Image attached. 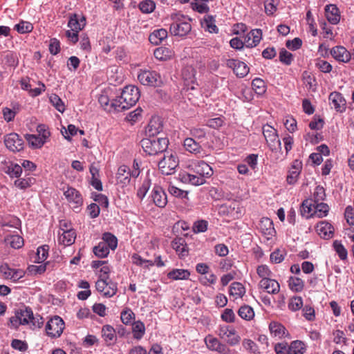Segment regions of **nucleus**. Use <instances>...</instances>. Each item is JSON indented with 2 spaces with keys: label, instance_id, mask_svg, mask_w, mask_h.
I'll use <instances>...</instances> for the list:
<instances>
[{
  "label": "nucleus",
  "instance_id": "obj_18",
  "mask_svg": "<svg viewBox=\"0 0 354 354\" xmlns=\"http://www.w3.org/2000/svg\"><path fill=\"white\" fill-rule=\"evenodd\" d=\"M330 55L339 62L348 63L351 58V53L342 46H337L331 48Z\"/></svg>",
  "mask_w": 354,
  "mask_h": 354
},
{
  "label": "nucleus",
  "instance_id": "obj_34",
  "mask_svg": "<svg viewBox=\"0 0 354 354\" xmlns=\"http://www.w3.org/2000/svg\"><path fill=\"white\" fill-rule=\"evenodd\" d=\"M154 57L161 61H165L172 57L173 51L167 47H158L153 52Z\"/></svg>",
  "mask_w": 354,
  "mask_h": 354
},
{
  "label": "nucleus",
  "instance_id": "obj_4",
  "mask_svg": "<svg viewBox=\"0 0 354 354\" xmlns=\"http://www.w3.org/2000/svg\"><path fill=\"white\" fill-rule=\"evenodd\" d=\"M302 211L310 214L318 218H323L328 215L329 207L323 202L313 203L312 200H305L301 204Z\"/></svg>",
  "mask_w": 354,
  "mask_h": 354
},
{
  "label": "nucleus",
  "instance_id": "obj_43",
  "mask_svg": "<svg viewBox=\"0 0 354 354\" xmlns=\"http://www.w3.org/2000/svg\"><path fill=\"white\" fill-rule=\"evenodd\" d=\"M26 139L29 145L34 149H39L46 142L40 136L34 134H26Z\"/></svg>",
  "mask_w": 354,
  "mask_h": 354
},
{
  "label": "nucleus",
  "instance_id": "obj_63",
  "mask_svg": "<svg viewBox=\"0 0 354 354\" xmlns=\"http://www.w3.org/2000/svg\"><path fill=\"white\" fill-rule=\"evenodd\" d=\"M3 62L6 65L10 67H17L18 65V59L12 53H8L3 57Z\"/></svg>",
  "mask_w": 354,
  "mask_h": 354
},
{
  "label": "nucleus",
  "instance_id": "obj_11",
  "mask_svg": "<svg viewBox=\"0 0 354 354\" xmlns=\"http://www.w3.org/2000/svg\"><path fill=\"white\" fill-rule=\"evenodd\" d=\"M207 347L213 351L220 354H230V349L224 343H222L218 339L212 335H208L205 339Z\"/></svg>",
  "mask_w": 354,
  "mask_h": 354
},
{
  "label": "nucleus",
  "instance_id": "obj_10",
  "mask_svg": "<svg viewBox=\"0 0 354 354\" xmlns=\"http://www.w3.org/2000/svg\"><path fill=\"white\" fill-rule=\"evenodd\" d=\"M64 328V322L63 319L55 316L51 318L46 325V332L48 337L51 338H57L61 336Z\"/></svg>",
  "mask_w": 354,
  "mask_h": 354
},
{
  "label": "nucleus",
  "instance_id": "obj_24",
  "mask_svg": "<svg viewBox=\"0 0 354 354\" xmlns=\"http://www.w3.org/2000/svg\"><path fill=\"white\" fill-rule=\"evenodd\" d=\"M85 21L86 19L84 17L75 13L72 14L70 16L68 26L71 29V30L80 32L85 26Z\"/></svg>",
  "mask_w": 354,
  "mask_h": 354
},
{
  "label": "nucleus",
  "instance_id": "obj_12",
  "mask_svg": "<svg viewBox=\"0 0 354 354\" xmlns=\"http://www.w3.org/2000/svg\"><path fill=\"white\" fill-rule=\"evenodd\" d=\"M6 147L11 151H20L24 149V140L16 133H11L4 138Z\"/></svg>",
  "mask_w": 354,
  "mask_h": 354
},
{
  "label": "nucleus",
  "instance_id": "obj_56",
  "mask_svg": "<svg viewBox=\"0 0 354 354\" xmlns=\"http://www.w3.org/2000/svg\"><path fill=\"white\" fill-rule=\"evenodd\" d=\"M168 191L171 195L179 198H187L188 197V192L179 189L178 187L170 185L168 188Z\"/></svg>",
  "mask_w": 354,
  "mask_h": 354
},
{
  "label": "nucleus",
  "instance_id": "obj_3",
  "mask_svg": "<svg viewBox=\"0 0 354 354\" xmlns=\"http://www.w3.org/2000/svg\"><path fill=\"white\" fill-rule=\"evenodd\" d=\"M172 21L169 31L172 35L178 37H185L192 30V26L189 22V19L183 15L178 13L171 15Z\"/></svg>",
  "mask_w": 354,
  "mask_h": 354
},
{
  "label": "nucleus",
  "instance_id": "obj_25",
  "mask_svg": "<svg viewBox=\"0 0 354 354\" xmlns=\"http://www.w3.org/2000/svg\"><path fill=\"white\" fill-rule=\"evenodd\" d=\"M316 231L322 238L328 239L332 237L334 228L333 225L327 221H321L317 223Z\"/></svg>",
  "mask_w": 354,
  "mask_h": 354
},
{
  "label": "nucleus",
  "instance_id": "obj_46",
  "mask_svg": "<svg viewBox=\"0 0 354 354\" xmlns=\"http://www.w3.org/2000/svg\"><path fill=\"white\" fill-rule=\"evenodd\" d=\"M288 286L294 292H300L304 288V281L298 277H290L288 280Z\"/></svg>",
  "mask_w": 354,
  "mask_h": 354
},
{
  "label": "nucleus",
  "instance_id": "obj_30",
  "mask_svg": "<svg viewBox=\"0 0 354 354\" xmlns=\"http://www.w3.org/2000/svg\"><path fill=\"white\" fill-rule=\"evenodd\" d=\"M58 243L65 246L71 245L75 241L76 232L75 230L58 232Z\"/></svg>",
  "mask_w": 354,
  "mask_h": 354
},
{
  "label": "nucleus",
  "instance_id": "obj_41",
  "mask_svg": "<svg viewBox=\"0 0 354 354\" xmlns=\"http://www.w3.org/2000/svg\"><path fill=\"white\" fill-rule=\"evenodd\" d=\"M269 330L272 335L281 338L285 335L286 328L279 322H272L269 325Z\"/></svg>",
  "mask_w": 354,
  "mask_h": 354
},
{
  "label": "nucleus",
  "instance_id": "obj_52",
  "mask_svg": "<svg viewBox=\"0 0 354 354\" xmlns=\"http://www.w3.org/2000/svg\"><path fill=\"white\" fill-rule=\"evenodd\" d=\"M333 248L340 259L346 260L347 259V250L340 241L337 240L333 242Z\"/></svg>",
  "mask_w": 354,
  "mask_h": 354
},
{
  "label": "nucleus",
  "instance_id": "obj_35",
  "mask_svg": "<svg viewBox=\"0 0 354 354\" xmlns=\"http://www.w3.org/2000/svg\"><path fill=\"white\" fill-rule=\"evenodd\" d=\"M5 241L6 243L10 245V246L15 249L21 248L24 245V239L23 238L17 234H9L6 236Z\"/></svg>",
  "mask_w": 354,
  "mask_h": 354
},
{
  "label": "nucleus",
  "instance_id": "obj_42",
  "mask_svg": "<svg viewBox=\"0 0 354 354\" xmlns=\"http://www.w3.org/2000/svg\"><path fill=\"white\" fill-rule=\"evenodd\" d=\"M102 241L104 242L111 250H115L118 246V239L115 235L110 232H104L102 234Z\"/></svg>",
  "mask_w": 354,
  "mask_h": 354
},
{
  "label": "nucleus",
  "instance_id": "obj_9",
  "mask_svg": "<svg viewBox=\"0 0 354 354\" xmlns=\"http://www.w3.org/2000/svg\"><path fill=\"white\" fill-rule=\"evenodd\" d=\"M64 195L71 207L75 212H79L83 205V198L80 192L73 187H68L66 190L64 192Z\"/></svg>",
  "mask_w": 354,
  "mask_h": 354
},
{
  "label": "nucleus",
  "instance_id": "obj_48",
  "mask_svg": "<svg viewBox=\"0 0 354 354\" xmlns=\"http://www.w3.org/2000/svg\"><path fill=\"white\" fill-rule=\"evenodd\" d=\"M326 198L325 189L323 187L318 185L315 187L312 200L313 203L323 202Z\"/></svg>",
  "mask_w": 354,
  "mask_h": 354
},
{
  "label": "nucleus",
  "instance_id": "obj_8",
  "mask_svg": "<svg viewBox=\"0 0 354 354\" xmlns=\"http://www.w3.org/2000/svg\"><path fill=\"white\" fill-rule=\"evenodd\" d=\"M262 131L269 148L272 151L281 149V143L280 140L278 138L276 129L269 124H266L263 125Z\"/></svg>",
  "mask_w": 354,
  "mask_h": 354
},
{
  "label": "nucleus",
  "instance_id": "obj_33",
  "mask_svg": "<svg viewBox=\"0 0 354 354\" xmlns=\"http://www.w3.org/2000/svg\"><path fill=\"white\" fill-rule=\"evenodd\" d=\"M202 26L210 33H217L218 28L215 24V19L212 15H206L201 21Z\"/></svg>",
  "mask_w": 354,
  "mask_h": 354
},
{
  "label": "nucleus",
  "instance_id": "obj_37",
  "mask_svg": "<svg viewBox=\"0 0 354 354\" xmlns=\"http://www.w3.org/2000/svg\"><path fill=\"white\" fill-rule=\"evenodd\" d=\"M132 333L134 339H140L145 334V326L142 322L136 321L132 323Z\"/></svg>",
  "mask_w": 354,
  "mask_h": 354
},
{
  "label": "nucleus",
  "instance_id": "obj_1",
  "mask_svg": "<svg viewBox=\"0 0 354 354\" xmlns=\"http://www.w3.org/2000/svg\"><path fill=\"white\" fill-rule=\"evenodd\" d=\"M140 98V93L138 87L127 86L124 88L120 96L113 100L110 107L118 111L129 109L136 104Z\"/></svg>",
  "mask_w": 354,
  "mask_h": 354
},
{
  "label": "nucleus",
  "instance_id": "obj_6",
  "mask_svg": "<svg viewBox=\"0 0 354 354\" xmlns=\"http://www.w3.org/2000/svg\"><path fill=\"white\" fill-rule=\"evenodd\" d=\"M138 80L145 86L156 87L162 84L161 76L155 71L141 70L138 75Z\"/></svg>",
  "mask_w": 354,
  "mask_h": 354
},
{
  "label": "nucleus",
  "instance_id": "obj_28",
  "mask_svg": "<svg viewBox=\"0 0 354 354\" xmlns=\"http://www.w3.org/2000/svg\"><path fill=\"white\" fill-rule=\"evenodd\" d=\"M172 248L178 253L180 258L188 255V250L185 241L183 238H176L171 242Z\"/></svg>",
  "mask_w": 354,
  "mask_h": 354
},
{
  "label": "nucleus",
  "instance_id": "obj_31",
  "mask_svg": "<svg viewBox=\"0 0 354 354\" xmlns=\"http://www.w3.org/2000/svg\"><path fill=\"white\" fill-rule=\"evenodd\" d=\"M167 31L166 29L160 28L155 30L149 35V40L153 45H159L164 39L167 37Z\"/></svg>",
  "mask_w": 354,
  "mask_h": 354
},
{
  "label": "nucleus",
  "instance_id": "obj_19",
  "mask_svg": "<svg viewBox=\"0 0 354 354\" xmlns=\"http://www.w3.org/2000/svg\"><path fill=\"white\" fill-rule=\"evenodd\" d=\"M262 39V31L261 29H254L249 32L244 37L245 46L253 48L257 46Z\"/></svg>",
  "mask_w": 354,
  "mask_h": 354
},
{
  "label": "nucleus",
  "instance_id": "obj_23",
  "mask_svg": "<svg viewBox=\"0 0 354 354\" xmlns=\"http://www.w3.org/2000/svg\"><path fill=\"white\" fill-rule=\"evenodd\" d=\"M162 131V125L158 118H152L147 127L146 135L147 137H158V135Z\"/></svg>",
  "mask_w": 354,
  "mask_h": 354
},
{
  "label": "nucleus",
  "instance_id": "obj_55",
  "mask_svg": "<svg viewBox=\"0 0 354 354\" xmlns=\"http://www.w3.org/2000/svg\"><path fill=\"white\" fill-rule=\"evenodd\" d=\"M22 173V167L15 163H11L8 167L7 174L11 177V178H19Z\"/></svg>",
  "mask_w": 354,
  "mask_h": 354
},
{
  "label": "nucleus",
  "instance_id": "obj_59",
  "mask_svg": "<svg viewBox=\"0 0 354 354\" xmlns=\"http://www.w3.org/2000/svg\"><path fill=\"white\" fill-rule=\"evenodd\" d=\"M50 101L58 111L63 113L65 111L64 104L57 95H51L50 97Z\"/></svg>",
  "mask_w": 354,
  "mask_h": 354
},
{
  "label": "nucleus",
  "instance_id": "obj_22",
  "mask_svg": "<svg viewBox=\"0 0 354 354\" xmlns=\"http://www.w3.org/2000/svg\"><path fill=\"white\" fill-rule=\"evenodd\" d=\"M259 286L261 288L269 294H277L280 290V285L277 281L271 278L268 279H261Z\"/></svg>",
  "mask_w": 354,
  "mask_h": 354
},
{
  "label": "nucleus",
  "instance_id": "obj_7",
  "mask_svg": "<svg viewBox=\"0 0 354 354\" xmlns=\"http://www.w3.org/2000/svg\"><path fill=\"white\" fill-rule=\"evenodd\" d=\"M178 164L179 160L176 155L171 153L168 156L165 155L159 161L158 168L162 174L171 175L175 172Z\"/></svg>",
  "mask_w": 354,
  "mask_h": 354
},
{
  "label": "nucleus",
  "instance_id": "obj_51",
  "mask_svg": "<svg viewBox=\"0 0 354 354\" xmlns=\"http://www.w3.org/2000/svg\"><path fill=\"white\" fill-rule=\"evenodd\" d=\"M120 318L124 324L129 325L134 320L135 314L130 308H126L122 311Z\"/></svg>",
  "mask_w": 354,
  "mask_h": 354
},
{
  "label": "nucleus",
  "instance_id": "obj_54",
  "mask_svg": "<svg viewBox=\"0 0 354 354\" xmlns=\"http://www.w3.org/2000/svg\"><path fill=\"white\" fill-rule=\"evenodd\" d=\"M15 28L21 34L30 32L33 29V26L31 23L28 21H21L16 24Z\"/></svg>",
  "mask_w": 354,
  "mask_h": 354
},
{
  "label": "nucleus",
  "instance_id": "obj_29",
  "mask_svg": "<svg viewBox=\"0 0 354 354\" xmlns=\"http://www.w3.org/2000/svg\"><path fill=\"white\" fill-rule=\"evenodd\" d=\"M326 17L332 24H337L340 20L339 9L334 4H330L325 8Z\"/></svg>",
  "mask_w": 354,
  "mask_h": 354
},
{
  "label": "nucleus",
  "instance_id": "obj_32",
  "mask_svg": "<svg viewBox=\"0 0 354 354\" xmlns=\"http://www.w3.org/2000/svg\"><path fill=\"white\" fill-rule=\"evenodd\" d=\"M19 316L21 325H26L30 323L33 319V312L30 307L24 306L17 310Z\"/></svg>",
  "mask_w": 354,
  "mask_h": 354
},
{
  "label": "nucleus",
  "instance_id": "obj_44",
  "mask_svg": "<svg viewBox=\"0 0 354 354\" xmlns=\"http://www.w3.org/2000/svg\"><path fill=\"white\" fill-rule=\"evenodd\" d=\"M110 250L111 249L105 245L104 242L100 241L93 248V252L96 257L99 258H105L109 255Z\"/></svg>",
  "mask_w": 354,
  "mask_h": 354
},
{
  "label": "nucleus",
  "instance_id": "obj_62",
  "mask_svg": "<svg viewBox=\"0 0 354 354\" xmlns=\"http://www.w3.org/2000/svg\"><path fill=\"white\" fill-rule=\"evenodd\" d=\"M303 306V300L301 297H294L290 299L288 304V308L292 311L299 310Z\"/></svg>",
  "mask_w": 354,
  "mask_h": 354
},
{
  "label": "nucleus",
  "instance_id": "obj_26",
  "mask_svg": "<svg viewBox=\"0 0 354 354\" xmlns=\"http://www.w3.org/2000/svg\"><path fill=\"white\" fill-rule=\"evenodd\" d=\"M301 167L302 165L301 161L295 160L293 162L286 178L287 183L289 185H294L297 183Z\"/></svg>",
  "mask_w": 354,
  "mask_h": 354
},
{
  "label": "nucleus",
  "instance_id": "obj_20",
  "mask_svg": "<svg viewBox=\"0 0 354 354\" xmlns=\"http://www.w3.org/2000/svg\"><path fill=\"white\" fill-rule=\"evenodd\" d=\"M151 198L154 204L159 207H165L167 203L165 192L160 186H154L151 193Z\"/></svg>",
  "mask_w": 354,
  "mask_h": 354
},
{
  "label": "nucleus",
  "instance_id": "obj_15",
  "mask_svg": "<svg viewBox=\"0 0 354 354\" xmlns=\"http://www.w3.org/2000/svg\"><path fill=\"white\" fill-rule=\"evenodd\" d=\"M226 66L232 68L236 75L239 77H244L249 73L248 65L240 60L235 59H228L226 61Z\"/></svg>",
  "mask_w": 354,
  "mask_h": 354
},
{
  "label": "nucleus",
  "instance_id": "obj_57",
  "mask_svg": "<svg viewBox=\"0 0 354 354\" xmlns=\"http://www.w3.org/2000/svg\"><path fill=\"white\" fill-rule=\"evenodd\" d=\"M257 273L261 279H268L272 275V272L266 265L259 266L257 268Z\"/></svg>",
  "mask_w": 354,
  "mask_h": 354
},
{
  "label": "nucleus",
  "instance_id": "obj_60",
  "mask_svg": "<svg viewBox=\"0 0 354 354\" xmlns=\"http://www.w3.org/2000/svg\"><path fill=\"white\" fill-rule=\"evenodd\" d=\"M138 7L142 12L148 14L154 10L156 4L154 1H140Z\"/></svg>",
  "mask_w": 354,
  "mask_h": 354
},
{
  "label": "nucleus",
  "instance_id": "obj_16",
  "mask_svg": "<svg viewBox=\"0 0 354 354\" xmlns=\"http://www.w3.org/2000/svg\"><path fill=\"white\" fill-rule=\"evenodd\" d=\"M328 100L332 108L336 111L342 113L346 110V102L342 94L339 92H332L330 93Z\"/></svg>",
  "mask_w": 354,
  "mask_h": 354
},
{
  "label": "nucleus",
  "instance_id": "obj_53",
  "mask_svg": "<svg viewBox=\"0 0 354 354\" xmlns=\"http://www.w3.org/2000/svg\"><path fill=\"white\" fill-rule=\"evenodd\" d=\"M151 187V180L149 178H146L142 183L140 187L137 191V196L140 199H143L145 196H146L147 192L149 191V188Z\"/></svg>",
  "mask_w": 354,
  "mask_h": 354
},
{
  "label": "nucleus",
  "instance_id": "obj_40",
  "mask_svg": "<svg viewBox=\"0 0 354 354\" xmlns=\"http://www.w3.org/2000/svg\"><path fill=\"white\" fill-rule=\"evenodd\" d=\"M238 315L243 319L250 321L253 319L254 317V311L251 306L248 305H243L239 308Z\"/></svg>",
  "mask_w": 354,
  "mask_h": 354
},
{
  "label": "nucleus",
  "instance_id": "obj_21",
  "mask_svg": "<svg viewBox=\"0 0 354 354\" xmlns=\"http://www.w3.org/2000/svg\"><path fill=\"white\" fill-rule=\"evenodd\" d=\"M131 172V169L127 165H121L118 167L116 174V180L118 184L122 186H127L130 183Z\"/></svg>",
  "mask_w": 354,
  "mask_h": 354
},
{
  "label": "nucleus",
  "instance_id": "obj_47",
  "mask_svg": "<svg viewBox=\"0 0 354 354\" xmlns=\"http://www.w3.org/2000/svg\"><path fill=\"white\" fill-rule=\"evenodd\" d=\"M35 182V178L28 177V178H18L15 180L14 185L16 187L20 189H26L30 187Z\"/></svg>",
  "mask_w": 354,
  "mask_h": 354
},
{
  "label": "nucleus",
  "instance_id": "obj_17",
  "mask_svg": "<svg viewBox=\"0 0 354 354\" xmlns=\"http://www.w3.org/2000/svg\"><path fill=\"white\" fill-rule=\"evenodd\" d=\"M183 146L186 151L198 157H203L205 156V151L201 145L192 138H185Z\"/></svg>",
  "mask_w": 354,
  "mask_h": 354
},
{
  "label": "nucleus",
  "instance_id": "obj_13",
  "mask_svg": "<svg viewBox=\"0 0 354 354\" xmlns=\"http://www.w3.org/2000/svg\"><path fill=\"white\" fill-rule=\"evenodd\" d=\"M189 167L203 178H209L213 174L212 167L203 160L192 161Z\"/></svg>",
  "mask_w": 354,
  "mask_h": 354
},
{
  "label": "nucleus",
  "instance_id": "obj_38",
  "mask_svg": "<svg viewBox=\"0 0 354 354\" xmlns=\"http://www.w3.org/2000/svg\"><path fill=\"white\" fill-rule=\"evenodd\" d=\"M102 335L104 341L109 344H111L116 337L115 329L110 325H105L102 327Z\"/></svg>",
  "mask_w": 354,
  "mask_h": 354
},
{
  "label": "nucleus",
  "instance_id": "obj_45",
  "mask_svg": "<svg viewBox=\"0 0 354 354\" xmlns=\"http://www.w3.org/2000/svg\"><path fill=\"white\" fill-rule=\"evenodd\" d=\"M230 294L236 298L242 297L245 292V287L239 282H233L230 287Z\"/></svg>",
  "mask_w": 354,
  "mask_h": 354
},
{
  "label": "nucleus",
  "instance_id": "obj_49",
  "mask_svg": "<svg viewBox=\"0 0 354 354\" xmlns=\"http://www.w3.org/2000/svg\"><path fill=\"white\" fill-rule=\"evenodd\" d=\"M305 348L304 344L301 341H293L289 348L288 354H304Z\"/></svg>",
  "mask_w": 354,
  "mask_h": 354
},
{
  "label": "nucleus",
  "instance_id": "obj_36",
  "mask_svg": "<svg viewBox=\"0 0 354 354\" xmlns=\"http://www.w3.org/2000/svg\"><path fill=\"white\" fill-rule=\"evenodd\" d=\"M190 276V272L185 269H174L167 274V277L173 280H185Z\"/></svg>",
  "mask_w": 354,
  "mask_h": 354
},
{
  "label": "nucleus",
  "instance_id": "obj_58",
  "mask_svg": "<svg viewBox=\"0 0 354 354\" xmlns=\"http://www.w3.org/2000/svg\"><path fill=\"white\" fill-rule=\"evenodd\" d=\"M208 227V222L205 220H198L195 221L192 226V230L194 233H202L207 231Z\"/></svg>",
  "mask_w": 354,
  "mask_h": 354
},
{
  "label": "nucleus",
  "instance_id": "obj_5",
  "mask_svg": "<svg viewBox=\"0 0 354 354\" xmlns=\"http://www.w3.org/2000/svg\"><path fill=\"white\" fill-rule=\"evenodd\" d=\"M216 333L219 337L230 346H236L241 342V337L233 326L221 325Z\"/></svg>",
  "mask_w": 354,
  "mask_h": 354
},
{
  "label": "nucleus",
  "instance_id": "obj_64",
  "mask_svg": "<svg viewBox=\"0 0 354 354\" xmlns=\"http://www.w3.org/2000/svg\"><path fill=\"white\" fill-rule=\"evenodd\" d=\"M279 60L286 65H290L293 60V55L291 53L282 48L279 53Z\"/></svg>",
  "mask_w": 354,
  "mask_h": 354
},
{
  "label": "nucleus",
  "instance_id": "obj_27",
  "mask_svg": "<svg viewBox=\"0 0 354 354\" xmlns=\"http://www.w3.org/2000/svg\"><path fill=\"white\" fill-rule=\"evenodd\" d=\"M179 178L183 183H189L195 186L201 185L205 183V179L201 176L198 174H191L187 172L180 174Z\"/></svg>",
  "mask_w": 354,
  "mask_h": 354
},
{
  "label": "nucleus",
  "instance_id": "obj_61",
  "mask_svg": "<svg viewBox=\"0 0 354 354\" xmlns=\"http://www.w3.org/2000/svg\"><path fill=\"white\" fill-rule=\"evenodd\" d=\"M48 255V245H43L40 246L37 248V257H36V261L37 263H41L44 261Z\"/></svg>",
  "mask_w": 354,
  "mask_h": 354
},
{
  "label": "nucleus",
  "instance_id": "obj_2",
  "mask_svg": "<svg viewBox=\"0 0 354 354\" xmlns=\"http://www.w3.org/2000/svg\"><path fill=\"white\" fill-rule=\"evenodd\" d=\"M140 144L146 153L155 156L166 151L169 140L166 137H147L140 141Z\"/></svg>",
  "mask_w": 354,
  "mask_h": 354
},
{
  "label": "nucleus",
  "instance_id": "obj_39",
  "mask_svg": "<svg viewBox=\"0 0 354 354\" xmlns=\"http://www.w3.org/2000/svg\"><path fill=\"white\" fill-rule=\"evenodd\" d=\"M259 228L266 235H272L274 232L272 221L268 218H263L259 223Z\"/></svg>",
  "mask_w": 354,
  "mask_h": 354
},
{
  "label": "nucleus",
  "instance_id": "obj_14",
  "mask_svg": "<svg viewBox=\"0 0 354 354\" xmlns=\"http://www.w3.org/2000/svg\"><path fill=\"white\" fill-rule=\"evenodd\" d=\"M107 279H98L96 281L95 286L98 292L106 297H111L117 292V285L113 282H107Z\"/></svg>",
  "mask_w": 354,
  "mask_h": 354
},
{
  "label": "nucleus",
  "instance_id": "obj_50",
  "mask_svg": "<svg viewBox=\"0 0 354 354\" xmlns=\"http://www.w3.org/2000/svg\"><path fill=\"white\" fill-rule=\"evenodd\" d=\"M252 89L258 95H262L266 92V84L263 80L255 78L252 82Z\"/></svg>",
  "mask_w": 354,
  "mask_h": 354
}]
</instances>
